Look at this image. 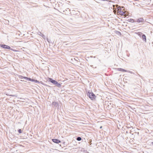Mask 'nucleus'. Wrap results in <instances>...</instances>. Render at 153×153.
<instances>
[{
  "label": "nucleus",
  "instance_id": "5",
  "mask_svg": "<svg viewBox=\"0 0 153 153\" xmlns=\"http://www.w3.org/2000/svg\"><path fill=\"white\" fill-rule=\"evenodd\" d=\"M140 34L142 35L141 38L143 39V40L145 42H146V37L145 35L143 34V33H141Z\"/></svg>",
  "mask_w": 153,
  "mask_h": 153
},
{
  "label": "nucleus",
  "instance_id": "9",
  "mask_svg": "<svg viewBox=\"0 0 153 153\" xmlns=\"http://www.w3.org/2000/svg\"><path fill=\"white\" fill-rule=\"evenodd\" d=\"M25 79H26V80H28L30 81H32V82H35V80L34 79H32L31 78H28V77H25Z\"/></svg>",
  "mask_w": 153,
  "mask_h": 153
},
{
  "label": "nucleus",
  "instance_id": "20",
  "mask_svg": "<svg viewBox=\"0 0 153 153\" xmlns=\"http://www.w3.org/2000/svg\"><path fill=\"white\" fill-rule=\"evenodd\" d=\"M102 128V126H101L100 127V128Z\"/></svg>",
  "mask_w": 153,
  "mask_h": 153
},
{
  "label": "nucleus",
  "instance_id": "1",
  "mask_svg": "<svg viewBox=\"0 0 153 153\" xmlns=\"http://www.w3.org/2000/svg\"><path fill=\"white\" fill-rule=\"evenodd\" d=\"M87 95L92 100H94L96 97L95 95L93 93L90 92V91L88 92L87 93Z\"/></svg>",
  "mask_w": 153,
  "mask_h": 153
},
{
  "label": "nucleus",
  "instance_id": "10",
  "mask_svg": "<svg viewBox=\"0 0 153 153\" xmlns=\"http://www.w3.org/2000/svg\"><path fill=\"white\" fill-rule=\"evenodd\" d=\"M52 104L53 105H54V106H55L56 107H57L58 105V104L56 102H53Z\"/></svg>",
  "mask_w": 153,
  "mask_h": 153
},
{
  "label": "nucleus",
  "instance_id": "15",
  "mask_svg": "<svg viewBox=\"0 0 153 153\" xmlns=\"http://www.w3.org/2000/svg\"><path fill=\"white\" fill-rule=\"evenodd\" d=\"M18 132L20 133H22V131L21 129H19V130H18Z\"/></svg>",
  "mask_w": 153,
  "mask_h": 153
},
{
  "label": "nucleus",
  "instance_id": "22",
  "mask_svg": "<svg viewBox=\"0 0 153 153\" xmlns=\"http://www.w3.org/2000/svg\"><path fill=\"white\" fill-rule=\"evenodd\" d=\"M108 1H111L108 0Z\"/></svg>",
  "mask_w": 153,
  "mask_h": 153
},
{
  "label": "nucleus",
  "instance_id": "12",
  "mask_svg": "<svg viewBox=\"0 0 153 153\" xmlns=\"http://www.w3.org/2000/svg\"><path fill=\"white\" fill-rule=\"evenodd\" d=\"M38 34L40 35V36H41L42 37H43V36H44V35L41 32H39L38 33Z\"/></svg>",
  "mask_w": 153,
  "mask_h": 153
},
{
  "label": "nucleus",
  "instance_id": "14",
  "mask_svg": "<svg viewBox=\"0 0 153 153\" xmlns=\"http://www.w3.org/2000/svg\"><path fill=\"white\" fill-rule=\"evenodd\" d=\"M25 77H24V76H19V78L21 79H25Z\"/></svg>",
  "mask_w": 153,
  "mask_h": 153
},
{
  "label": "nucleus",
  "instance_id": "21",
  "mask_svg": "<svg viewBox=\"0 0 153 153\" xmlns=\"http://www.w3.org/2000/svg\"><path fill=\"white\" fill-rule=\"evenodd\" d=\"M118 6V5H117V6H117V7Z\"/></svg>",
  "mask_w": 153,
  "mask_h": 153
},
{
  "label": "nucleus",
  "instance_id": "18",
  "mask_svg": "<svg viewBox=\"0 0 153 153\" xmlns=\"http://www.w3.org/2000/svg\"><path fill=\"white\" fill-rule=\"evenodd\" d=\"M141 33H139V34H138V35H139V36H140V37H142V35H141V34H140Z\"/></svg>",
  "mask_w": 153,
  "mask_h": 153
},
{
  "label": "nucleus",
  "instance_id": "19",
  "mask_svg": "<svg viewBox=\"0 0 153 153\" xmlns=\"http://www.w3.org/2000/svg\"><path fill=\"white\" fill-rule=\"evenodd\" d=\"M152 144L153 145V142H152Z\"/></svg>",
  "mask_w": 153,
  "mask_h": 153
},
{
  "label": "nucleus",
  "instance_id": "3",
  "mask_svg": "<svg viewBox=\"0 0 153 153\" xmlns=\"http://www.w3.org/2000/svg\"><path fill=\"white\" fill-rule=\"evenodd\" d=\"M117 11L118 13H119L122 16L123 15L125 14V12L121 11V10H120V6L117 7Z\"/></svg>",
  "mask_w": 153,
  "mask_h": 153
},
{
  "label": "nucleus",
  "instance_id": "6",
  "mask_svg": "<svg viewBox=\"0 0 153 153\" xmlns=\"http://www.w3.org/2000/svg\"><path fill=\"white\" fill-rule=\"evenodd\" d=\"M118 70L120 71H123V72H129L130 73H132V72L131 71H128V70H126L124 69L121 68H118Z\"/></svg>",
  "mask_w": 153,
  "mask_h": 153
},
{
  "label": "nucleus",
  "instance_id": "2",
  "mask_svg": "<svg viewBox=\"0 0 153 153\" xmlns=\"http://www.w3.org/2000/svg\"><path fill=\"white\" fill-rule=\"evenodd\" d=\"M0 46L1 47L4 49H10L11 50H13L11 48L10 46L7 45H0Z\"/></svg>",
  "mask_w": 153,
  "mask_h": 153
},
{
  "label": "nucleus",
  "instance_id": "7",
  "mask_svg": "<svg viewBox=\"0 0 153 153\" xmlns=\"http://www.w3.org/2000/svg\"><path fill=\"white\" fill-rule=\"evenodd\" d=\"M52 140L53 142L56 143H58L61 142V141L57 139H52Z\"/></svg>",
  "mask_w": 153,
  "mask_h": 153
},
{
  "label": "nucleus",
  "instance_id": "13",
  "mask_svg": "<svg viewBox=\"0 0 153 153\" xmlns=\"http://www.w3.org/2000/svg\"><path fill=\"white\" fill-rule=\"evenodd\" d=\"M76 140L78 141H80L82 140V138L80 137H78L76 138Z\"/></svg>",
  "mask_w": 153,
  "mask_h": 153
},
{
  "label": "nucleus",
  "instance_id": "11",
  "mask_svg": "<svg viewBox=\"0 0 153 153\" xmlns=\"http://www.w3.org/2000/svg\"><path fill=\"white\" fill-rule=\"evenodd\" d=\"M56 86L58 87H60L61 86V85L60 83H58L57 82H56V83L55 84Z\"/></svg>",
  "mask_w": 153,
  "mask_h": 153
},
{
  "label": "nucleus",
  "instance_id": "4",
  "mask_svg": "<svg viewBox=\"0 0 153 153\" xmlns=\"http://www.w3.org/2000/svg\"><path fill=\"white\" fill-rule=\"evenodd\" d=\"M136 22L138 23H143L144 22V20L143 18H140L137 20Z\"/></svg>",
  "mask_w": 153,
  "mask_h": 153
},
{
  "label": "nucleus",
  "instance_id": "8",
  "mask_svg": "<svg viewBox=\"0 0 153 153\" xmlns=\"http://www.w3.org/2000/svg\"><path fill=\"white\" fill-rule=\"evenodd\" d=\"M49 81L50 82H52V83H53V84L54 85L56 83V82H57L56 81L54 80H53L52 79H51V78H49Z\"/></svg>",
  "mask_w": 153,
  "mask_h": 153
},
{
  "label": "nucleus",
  "instance_id": "17",
  "mask_svg": "<svg viewBox=\"0 0 153 153\" xmlns=\"http://www.w3.org/2000/svg\"><path fill=\"white\" fill-rule=\"evenodd\" d=\"M134 4L137 6H138V5H140V4H138L137 3H135V4L134 3Z\"/></svg>",
  "mask_w": 153,
  "mask_h": 153
},
{
  "label": "nucleus",
  "instance_id": "16",
  "mask_svg": "<svg viewBox=\"0 0 153 153\" xmlns=\"http://www.w3.org/2000/svg\"><path fill=\"white\" fill-rule=\"evenodd\" d=\"M34 82L36 83H39V81H38L37 80H35Z\"/></svg>",
  "mask_w": 153,
  "mask_h": 153
},
{
  "label": "nucleus",
  "instance_id": "23",
  "mask_svg": "<svg viewBox=\"0 0 153 153\" xmlns=\"http://www.w3.org/2000/svg\"><path fill=\"white\" fill-rule=\"evenodd\" d=\"M47 41H48V39H47Z\"/></svg>",
  "mask_w": 153,
  "mask_h": 153
}]
</instances>
